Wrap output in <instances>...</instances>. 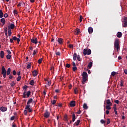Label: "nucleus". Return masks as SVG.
Instances as JSON below:
<instances>
[{"label":"nucleus","instance_id":"1","mask_svg":"<svg viewBox=\"0 0 127 127\" xmlns=\"http://www.w3.org/2000/svg\"><path fill=\"white\" fill-rule=\"evenodd\" d=\"M82 76L83 80L82 83V84H85V82L87 81V78H88V73L85 71H83Z\"/></svg>","mask_w":127,"mask_h":127},{"label":"nucleus","instance_id":"2","mask_svg":"<svg viewBox=\"0 0 127 127\" xmlns=\"http://www.w3.org/2000/svg\"><path fill=\"white\" fill-rule=\"evenodd\" d=\"M114 47L115 48H116L117 52H118L119 51V50L120 49V43L119 42V39H116L115 40Z\"/></svg>","mask_w":127,"mask_h":127},{"label":"nucleus","instance_id":"3","mask_svg":"<svg viewBox=\"0 0 127 127\" xmlns=\"http://www.w3.org/2000/svg\"><path fill=\"white\" fill-rule=\"evenodd\" d=\"M92 54V51L91 49L87 50V49H84L83 50V55L86 56V55H91Z\"/></svg>","mask_w":127,"mask_h":127},{"label":"nucleus","instance_id":"4","mask_svg":"<svg viewBox=\"0 0 127 127\" xmlns=\"http://www.w3.org/2000/svg\"><path fill=\"white\" fill-rule=\"evenodd\" d=\"M31 94V92L30 91H28L26 93V90H25L24 91L23 94V98H29V96H30Z\"/></svg>","mask_w":127,"mask_h":127},{"label":"nucleus","instance_id":"5","mask_svg":"<svg viewBox=\"0 0 127 127\" xmlns=\"http://www.w3.org/2000/svg\"><path fill=\"white\" fill-rule=\"evenodd\" d=\"M1 73L3 75V78H6V70L3 66H2Z\"/></svg>","mask_w":127,"mask_h":127},{"label":"nucleus","instance_id":"6","mask_svg":"<svg viewBox=\"0 0 127 127\" xmlns=\"http://www.w3.org/2000/svg\"><path fill=\"white\" fill-rule=\"evenodd\" d=\"M44 118H46V119H47L50 117V113L48 112V110H46L45 113L44 114Z\"/></svg>","mask_w":127,"mask_h":127},{"label":"nucleus","instance_id":"7","mask_svg":"<svg viewBox=\"0 0 127 127\" xmlns=\"http://www.w3.org/2000/svg\"><path fill=\"white\" fill-rule=\"evenodd\" d=\"M31 42L34 43V44H37L38 43V41H37V38H33L31 39Z\"/></svg>","mask_w":127,"mask_h":127},{"label":"nucleus","instance_id":"8","mask_svg":"<svg viewBox=\"0 0 127 127\" xmlns=\"http://www.w3.org/2000/svg\"><path fill=\"white\" fill-rule=\"evenodd\" d=\"M12 39L14 41L17 40V42L18 44H19V42H20V39H19V38H17L15 36H14V37H12Z\"/></svg>","mask_w":127,"mask_h":127},{"label":"nucleus","instance_id":"9","mask_svg":"<svg viewBox=\"0 0 127 127\" xmlns=\"http://www.w3.org/2000/svg\"><path fill=\"white\" fill-rule=\"evenodd\" d=\"M33 102V99L32 98H30L28 102H27V105L26 106H29L30 107V104H32V103Z\"/></svg>","mask_w":127,"mask_h":127},{"label":"nucleus","instance_id":"10","mask_svg":"<svg viewBox=\"0 0 127 127\" xmlns=\"http://www.w3.org/2000/svg\"><path fill=\"white\" fill-rule=\"evenodd\" d=\"M25 110H27L29 113L32 112V108H30V106H26Z\"/></svg>","mask_w":127,"mask_h":127},{"label":"nucleus","instance_id":"11","mask_svg":"<svg viewBox=\"0 0 127 127\" xmlns=\"http://www.w3.org/2000/svg\"><path fill=\"white\" fill-rule=\"evenodd\" d=\"M69 105L70 107H75V106H76V102H75V101H70Z\"/></svg>","mask_w":127,"mask_h":127},{"label":"nucleus","instance_id":"12","mask_svg":"<svg viewBox=\"0 0 127 127\" xmlns=\"http://www.w3.org/2000/svg\"><path fill=\"white\" fill-rule=\"evenodd\" d=\"M0 111L1 112H6L7 111V108L2 106L0 108Z\"/></svg>","mask_w":127,"mask_h":127},{"label":"nucleus","instance_id":"13","mask_svg":"<svg viewBox=\"0 0 127 127\" xmlns=\"http://www.w3.org/2000/svg\"><path fill=\"white\" fill-rule=\"evenodd\" d=\"M58 42L59 44L62 45L63 44V39L60 38L58 39Z\"/></svg>","mask_w":127,"mask_h":127},{"label":"nucleus","instance_id":"14","mask_svg":"<svg viewBox=\"0 0 127 127\" xmlns=\"http://www.w3.org/2000/svg\"><path fill=\"white\" fill-rule=\"evenodd\" d=\"M8 36L10 37L11 36V34L12 33L11 32V29H10V28H9V26H8Z\"/></svg>","mask_w":127,"mask_h":127},{"label":"nucleus","instance_id":"15","mask_svg":"<svg viewBox=\"0 0 127 127\" xmlns=\"http://www.w3.org/2000/svg\"><path fill=\"white\" fill-rule=\"evenodd\" d=\"M10 72H11V69L10 67H9L7 70L6 75H7V76H8V75H10Z\"/></svg>","mask_w":127,"mask_h":127},{"label":"nucleus","instance_id":"16","mask_svg":"<svg viewBox=\"0 0 127 127\" xmlns=\"http://www.w3.org/2000/svg\"><path fill=\"white\" fill-rule=\"evenodd\" d=\"M80 123H81V120H78L75 123L73 124V126H78L80 125Z\"/></svg>","mask_w":127,"mask_h":127},{"label":"nucleus","instance_id":"17","mask_svg":"<svg viewBox=\"0 0 127 127\" xmlns=\"http://www.w3.org/2000/svg\"><path fill=\"white\" fill-rule=\"evenodd\" d=\"M88 32L89 34H92L93 33V28L90 27L88 29Z\"/></svg>","mask_w":127,"mask_h":127},{"label":"nucleus","instance_id":"18","mask_svg":"<svg viewBox=\"0 0 127 127\" xmlns=\"http://www.w3.org/2000/svg\"><path fill=\"white\" fill-rule=\"evenodd\" d=\"M106 104L107 105L112 106V103H111V100L110 99L106 100Z\"/></svg>","mask_w":127,"mask_h":127},{"label":"nucleus","instance_id":"19","mask_svg":"<svg viewBox=\"0 0 127 127\" xmlns=\"http://www.w3.org/2000/svg\"><path fill=\"white\" fill-rule=\"evenodd\" d=\"M32 74H33V77H36V76H37V71H36V70H34L32 72Z\"/></svg>","mask_w":127,"mask_h":127},{"label":"nucleus","instance_id":"20","mask_svg":"<svg viewBox=\"0 0 127 127\" xmlns=\"http://www.w3.org/2000/svg\"><path fill=\"white\" fill-rule=\"evenodd\" d=\"M93 66V62H90L89 63V64H88V68H89V69H91V68H92V66Z\"/></svg>","mask_w":127,"mask_h":127},{"label":"nucleus","instance_id":"21","mask_svg":"<svg viewBox=\"0 0 127 127\" xmlns=\"http://www.w3.org/2000/svg\"><path fill=\"white\" fill-rule=\"evenodd\" d=\"M0 56L1 57V58H3V57H4V52L3 51H1L0 53Z\"/></svg>","mask_w":127,"mask_h":127},{"label":"nucleus","instance_id":"22","mask_svg":"<svg viewBox=\"0 0 127 127\" xmlns=\"http://www.w3.org/2000/svg\"><path fill=\"white\" fill-rule=\"evenodd\" d=\"M0 22L2 23L3 25H4V24H5V20L4 19V18H2L0 19Z\"/></svg>","mask_w":127,"mask_h":127},{"label":"nucleus","instance_id":"23","mask_svg":"<svg viewBox=\"0 0 127 127\" xmlns=\"http://www.w3.org/2000/svg\"><path fill=\"white\" fill-rule=\"evenodd\" d=\"M122 32H118L117 34V36L119 38H121V37H122Z\"/></svg>","mask_w":127,"mask_h":127},{"label":"nucleus","instance_id":"24","mask_svg":"<svg viewBox=\"0 0 127 127\" xmlns=\"http://www.w3.org/2000/svg\"><path fill=\"white\" fill-rule=\"evenodd\" d=\"M76 120V115H75V114H72V122L74 123V122H75V121Z\"/></svg>","mask_w":127,"mask_h":127},{"label":"nucleus","instance_id":"25","mask_svg":"<svg viewBox=\"0 0 127 127\" xmlns=\"http://www.w3.org/2000/svg\"><path fill=\"white\" fill-rule=\"evenodd\" d=\"M73 59L74 61H76V60L77 59V53H75L73 54Z\"/></svg>","mask_w":127,"mask_h":127},{"label":"nucleus","instance_id":"26","mask_svg":"<svg viewBox=\"0 0 127 127\" xmlns=\"http://www.w3.org/2000/svg\"><path fill=\"white\" fill-rule=\"evenodd\" d=\"M9 26L10 29H13V28H14V27H15V25H14V24H11Z\"/></svg>","mask_w":127,"mask_h":127},{"label":"nucleus","instance_id":"27","mask_svg":"<svg viewBox=\"0 0 127 127\" xmlns=\"http://www.w3.org/2000/svg\"><path fill=\"white\" fill-rule=\"evenodd\" d=\"M83 109L85 110H88V106H87V104L84 103L83 106Z\"/></svg>","mask_w":127,"mask_h":127},{"label":"nucleus","instance_id":"28","mask_svg":"<svg viewBox=\"0 0 127 127\" xmlns=\"http://www.w3.org/2000/svg\"><path fill=\"white\" fill-rule=\"evenodd\" d=\"M110 106H112V105H107L105 107V109L107 110H111L112 109V107H111Z\"/></svg>","mask_w":127,"mask_h":127},{"label":"nucleus","instance_id":"29","mask_svg":"<svg viewBox=\"0 0 127 127\" xmlns=\"http://www.w3.org/2000/svg\"><path fill=\"white\" fill-rule=\"evenodd\" d=\"M3 17V13L1 10H0V18H2Z\"/></svg>","mask_w":127,"mask_h":127},{"label":"nucleus","instance_id":"30","mask_svg":"<svg viewBox=\"0 0 127 127\" xmlns=\"http://www.w3.org/2000/svg\"><path fill=\"white\" fill-rule=\"evenodd\" d=\"M123 27H127V21H124V23H123Z\"/></svg>","mask_w":127,"mask_h":127},{"label":"nucleus","instance_id":"31","mask_svg":"<svg viewBox=\"0 0 127 127\" xmlns=\"http://www.w3.org/2000/svg\"><path fill=\"white\" fill-rule=\"evenodd\" d=\"M29 84L31 86H33L34 85V80H32L31 81H30Z\"/></svg>","mask_w":127,"mask_h":127},{"label":"nucleus","instance_id":"32","mask_svg":"<svg viewBox=\"0 0 127 127\" xmlns=\"http://www.w3.org/2000/svg\"><path fill=\"white\" fill-rule=\"evenodd\" d=\"M10 86L11 87H14L15 86V83L14 81H12L11 83H10Z\"/></svg>","mask_w":127,"mask_h":127},{"label":"nucleus","instance_id":"33","mask_svg":"<svg viewBox=\"0 0 127 127\" xmlns=\"http://www.w3.org/2000/svg\"><path fill=\"white\" fill-rule=\"evenodd\" d=\"M6 57L7 60H9L10 58H11V56L10 55H7Z\"/></svg>","mask_w":127,"mask_h":127},{"label":"nucleus","instance_id":"34","mask_svg":"<svg viewBox=\"0 0 127 127\" xmlns=\"http://www.w3.org/2000/svg\"><path fill=\"white\" fill-rule=\"evenodd\" d=\"M22 3H24V4H25V3L23 2H19L18 4L17 5V6L18 7L21 6V4H22Z\"/></svg>","mask_w":127,"mask_h":127},{"label":"nucleus","instance_id":"35","mask_svg":"<svg viewBox=\"0 0 127 127\" xmlns=\"http://www.w3.org/2000/svg\"><path fill=\"white\" fill-rule=\"evenodd\" d=\"M31 68V64H28L27 66V69H30Z\"/></svg>","mask_w":127,"mask_h":127},{"label":"nucleus","instance_id":"36","mask_svg":"<svg viewBox=\"0 0 127 127\" xmlns=\"http://www.w3.org/2000/svg\"><path fill=\"white\" fill-rule=\"evenodd\" d=\"M64 121H65V122H68V118L67 115L64 116Z\"/></svg>","mask_w":127,"mask_h":127},{"label":"nucleus","instance_id":"37","mask_svg":"<svg viewBox=\"0 0 127 127\" xmlns=\"http://www.w3.org/2000/svg\"><path fill=\"white\" fill-rule=\"evenodd\" d=\"M16 80H17V82H19V80H21V76H18V77L17 78Z\"/></svg>","mask_w":127,"mask_h":127},{"label":"nucleus","instance_id":"38","mask_svg":"<svg viewBox=\"0 0 127 127\" xmlns=\"http://www.w3.org/2000/svg\"><path fill=\"white\" fill-rule=\"evenodd\" d=\"M42 60L43 59H40L39 60H38V63L39 64H41L42 62Z\"/></svg>","mask_w":127,"mask_h":127},{"label":"nucleus","instance_id":"39","mask_svg":"<svg viewBox=\"0 0 127 127\" xmlns=\"http://www.w3.org/2000/svg\"><path fill=\"white\" fill-rule=\"evenodd\" d=\"M70 66H71V65L70 64H66L65 67H66V68H70Z\"/></svg>","mask_w":127,"mask_h":127},{"label":"nucleus","instance_id":"40","mask_svg":"<svg viewBox=\"0 0 127 127\" xmlns=\"http://www.w3.org/2000/svg\"><path fill=\"white\" fill-rule=\"evenodd\" d=\"M82 20H83V16L80 15L79 21L82 22Z\"/></svg>","mask_w":127,"mask_h":127},{"label":"nucleus","instance_id":"41","mask_svg":"<svg viewBox=\"0 0 127 127\" xmlns=\"http://www.w3.org/2000/svg\"><path fill=\"white\" fill-rule=\"evenodd\" d=\"M80 29H78L77 30H76V32H75V34L76 35H78V34H79V33H80Z\"/></svg>","mask_w":127,"mask_h":127},{"label":"nucleus","instance_id":"42","mask_svg":"<svg viewBox=\"0 0 127 127\" xmlns=\"http://www.w3.org/2000/svg\"><path fill=\"white\" fill-rule=\"evenodd\" d=\"M56 55H57L58 56H60L61 55V53L60 52H57L56 53Z\"/></svg>","mask_w":127,"mask_h":127},{"label":"nucleus","instance_id":"43","mask_svg":"<svg viewBox=\"0 0 127 127\" xmlns=\"http://www.w3.org/2000/svg\"><path fill=\"white\" fill-rule=\"evenodd\" d=\"M24 114L25 115V116H27V110L25 109L24 111Z\"/></svg>","mask_w":127,"mask_h":127},{"label":"nucleus","instance_id":"44","mask_svg":"<svg viewBox=\"0 0 127 127\" xmlns=\"http://www.w3.org/2000/svg\"><path fill=\"white\" fill-rule=\"evenodd\" d=\"M76 70H77V67L76 66H73L72 67V70L73 71V72H75V71H76Z\"/></svg>","mask_w":127,"mask_h":127},{"label":"nucleus","instance_id":"45","mask_svg":"<svg viewBox=\"0 0 127 127\" xmlns=\"http://www.w3.org/2000/svg\"><path fill=\"white\" fill-rule=\"evenodd\" d=\"M100 123L102 124H105L106 123V121H105L104 120L102 119L100 121Z\"/></svg>","mask_w":127,"mask_h":127},{"label":"nucleus","instance_id":"46","mask_svg":"<svg viewBox=\"0 0 127 127\" xmlns=\"http://www.w3.org/2000/svg\"><path fill=\"white\" fill-rule=\"evenodd\" d=\"M52 105H55L56 104V100H54L53 101L51 102Z\"/></svg>","mask_w":127,"mask_h":127},{"label":"nucleus","instance_id":"47","mask_svg":"<svg viewBox=\"0 0 127 127\" xmlns=\"http://www.w3.org/2000/svg\"><path fill=\"white\" fill-rule=\"evenodd\" d=\"M68 47L69 48H74V45H72V44H69L68 45Z\"/></svg>","mask_w":127,"mask_h":127},{"label":"nucleus","instance_id":"48","mask_svg":"<svg viewBox=\"0 0 127 127\" xmlns=\"http://www.w3.org/2000/svg\"><path fill=\"white\" fill-rule=\"evenodd\" d=\"M13 13H14V14H18L17 10H14L13 11Z\"/></svg>","mask_w":127,"mask_h":127},{"label":"nucleus","instance_id":"49","mask_svg":"<svg viewBox=\"0 0 127 127\" xmlns=\"http://www.w3.org/2000/svg\"><path fill=\"white\" fill-rule=\"evenodd\" d=\"M8 76H9V80H11V79H12V78H13V76H12V75L11 74H9V75H8Z\"/></svg>","mask_w":127,"mask_h":127},{"label":"nucleus","instance_id":"50","mask_svg":"<svg viewBox=\"0 0 127 127\" xmlns=\"http://www.w3.org/2000/svg\"><path fill=\"white\" fill-rule=\"evenodd\" d=\"M111 123V121H110V119H107V125H110Z\"/></svg>","mask_w":127,"mask_h":127},{"label":"nucleus","instance_id":"51","mask_svg":"<svg viewBox=\"0 0 127 127\" xmlns=\"http://www.w3.org/2000/svg\"><path fill=\"white\" fill-rule=\"evenodd\" d=\"M74 93L76 94L78 93V89L77 88H76L74 89Z\"/></svg>","mask_w":127,"mask_h":127},{"label":"nucleus","instance_id":"52","mask_svg":"<svg viewBox=\"0 0 127 127\" xmlns=\"http://www.w3.org/2000/svg\"><path fill=\"white\" fill-rule=\"evenodd\" d=\"M111 75H112V76H113V77H114V76L116 75V72L113 71V72L111 73Z\"/></svg>","mask_w":127,"mask_h":127},{"label":"nucleus","instance_id":"53","mask_svg":"<svg viewBox=\"0 0 127 127\" xmlns=\"http://www.w3.org/2000/svg\"><path fill=\"white\" fill-rule=\"evenodd\" d=\"M14 119H15V116H12L10 118V121H13L14 120Z\"/></svg>","mask_w":127,"mask_h":127},{"label":"nucleus","instance_id":"54","mask_svg":"<svg viewBox=\"0 0 127 127\" xmlns=\"http://www.w3.org/2000/svg\"><path fill=\"white\" fill-rule=\"evenodd\" d=\"M13 75H16V71H15V70H14L12 72Z\"/></svg>","mask_w":127,"mask_h":127},{"label":"nucleus","instance_id":"55","mask_svg":"<svg viewBox=\"0 0 127 127\" xmlns=\"http://www.w3.org/2000/svg\"><path fill=\"white\" fill-rule=\"evenodd\" d=\"M7 53L8 54V55H10V54H11V52L9 51V50H7Z\"/></svg>","mask_w":127,"mask_h":127},{"label":"nucleus","instance_id":"56","mask_svg":"<svg viewBox=\"0 0 127 127\" xmlns=\"http://www.w3.org/2000/svg\"><path fill=\"white\" fill-rule=\"evenodd\" d=\"M77 59L78 61H81V60L80 59V55L77 56Z\"/></svg>","mask_w":127,"mask_h":127},{"label":"nucleus","instance_id":"57","mask_svg":"<svg viewBox=\"0 0 127 127\" xmlns=\"http://www.w3.org/2000/svg\"><path fill=\"white\" fill-rule=\"evenodd\" d=\"M115 103H116V104H119V103H120V101H119V100H115Z\"/></svg>","mask_w":127,"mask_h":127},{"label":"nucleus","instance_id":"58","mask_svg":"<svg viewBox=\"0 0 127 127\" xmlns=\"http://www.w3.org/2000/svg\"><path fill=\"white\" fill-rule=\"evenodd\" d=\"M116 107H117V105L116 104H114V107H113V109L114 110H117Z\"/></svg>","mask_w":127,"mask_h":127},{"label":"nucleus","instance_id":"59","mask_svg":"<svg viewBox=\"0 0 127 127\" xmlns=\"http://www.w3.org/2000/svg\"><path fill=\"white\" fill-rule=\"evenodd\" d=\"M47 85H48L49 86H50V85H51V81H48V83H47Z\"/></svg>","mask_w":127,"mask_h":127},{"label":"nucleus","instance_id":"60","mask_svg":"<svg viewBox=\"0 0 127 127\" xmlns=\"http://www.w3.org/2000/svg\"><path fill=\"white\" fill-rule=\"evenodd\" d=\"M36 52H37V51L34 50L33 52V55H35V54H36Z\"/></svg>","mask_w":127,"mask_h":127},{"label":"nucleus","instance_id":"61","mask_svg":"<svg viewBox=\"0 0 127 127\" xmlns=\"http://www.w3.org/2000/svg\"><path fill=\"white\" fill-rule=\"evenodd\" d=\"M7 16H8V15L7 14V13H5L4 14V17L6 18L7 17Z\"/></svg>","mask_w":127,"mask_h":127},{"label":"nucleus","instance_id":"62","mask_svg":"<svg viewBox=\"0 0 127 127\" xmlns=\"http://www.w3.org/2000/svg\"><path fill=\"white\" fill-rule=\"evenodd\" d=\"M12 127H16V125L14 124V123H12Z\"/></svg>","mask_w":127,"mask_h":127},{"label":"nucleus","instance_id":"63","mask_svg":"<svg viewBox=\"0 0 127 127\" xmlns=\"http://www.w3.org/2000/svg\"><path fill=\"white\" fill-rule=\"evenodd\" d=\"M23 89H24V91H25V90H26V89H27V86L24 85L23 86Z\"/></svg>","mask_w":127,"mask_h":127},{"label":"nucleus","instance_id":"64","mask_svg":"<svg viewBox=\"0 0 127 127\" xmlns=\"http://www.w3.org/2000/svg\"><path fill=\"white\" fill-rule=\"evenodd\" d=\"M10 43H14L13 39H10Z\"/></svg>","mask_w":127,"mask_h":127}]
</instances>
